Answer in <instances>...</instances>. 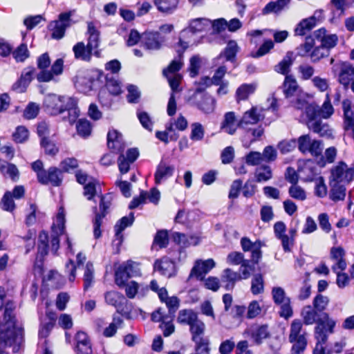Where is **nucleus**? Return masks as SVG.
<instances>
[{"label":"nucleus","mask_w":354,"mask_h":354,"mask_svg":"<svg viewBox=\"0 0 354 354\" xmlns=\"http://www.w3.org/2000/svg\"><path fill=\"white\" fill-rule=\"evenodd\" d=\"M15 308L13 301L6 303L3 322H0V354H9L6 351L7 348H10L13 353H20L24 348V330L16 326Z\"/></svg>","instance_id":"nucleus-1"},{"label":"nucleus","mask_w":354,"mask_h":354,"mask_svg":"<svg viewBox=\"0 0 354 354\" xmlns=\"http://www.w3.org/2000/svg\"><path fill=\"white\" fill-rule=\"evenodd\" d=\"M44 106L46 111L53 115L67 111V116L64 115L63 120L68 121L70 124L75 122L79 116L77 102L71 97L48 94L44 98Z\"/></svg>","instance_id":"nucleus-2"},{"label":"nucleus","mask_w":354,"mask_h":354,"mask_svg":"<svg viewBox=\"0 0 354 354\" xmlns=\"http://www.w3.org/2000/svg\"><path fill=\"white\" fill-rule=\"evenodd\" d=\"M301 316L304 324L313 325L317 324V326L322 324L324 328L328 330L329 333H333V328L336 323L329 317L328 313H319L312 306L308 305L301 309Z\"/></svg>","instance_id":"nucleus-3"},{"label":"nucleus","mask_w":354,"mask_h":354,"mask_svg":"<svg viewBox=\"0 0 354 354\" xmlns=\"http://www.w3.org/2000/svg\"><path fill=\"white\" fill-rule=\"evenodd\" d=\"M169 254L171 258L167 257H162L161 259L156 260L153 266L156 271L159 272L161 274L168 278L176 274V261H180L181 259H185L186 256L185 253L180 249L171 252Z\"/></svg>","instance_id":"nucleus-4"},{"label":"nucleus","mask_w":354,"mask_h":354,"mask_svg":"<svg viewBox=\"0 0 354 354\" xmlns=\"http://www.w3.org/2000/svg\"><path fill=\"white\" fill-rule=\"evenodd\" d=\"M303 324L299 319H294L290 325L289 341L293 343L292 354H300L307 345L305 333H301Z\"/></svg>","instance_id":"nucleus-5"},{"label":"nucleus","mask_w":354,"mask_h":354,"mask_svg":"<svg viewBox=\"0 0 354 354\" xmlns=\"http://www.w3.org/2000/svg\"><path fill=\"white\" fill-rule=\"evenodd\" d=\"M112 196L110 194L100 196V212H97V207L93 208L95 218L93 221V235L95 239H99L101 236L100 226L102 225V218L107 214V209L111 205Z\"/></svg>","instance_id":"nucleus-6"},{"label":"nucleus","mask_w":354,"mask_h":354,"mask_svg":"<svg viewBox=\"0 0 354 354\" xmlns=\"http://www.w3.org/2000/svg\"><path fill=\"white\" fill-rule=\"evenodd\" d=\"M299 150L304 154L310 153L313 156L322 155L323 144L320 140L313 139L309 134L299 136L297 139Z\"/></svg>","instance_id":"nucleus-7"},{"label":"nucleus","mask_w":354,"mask_h":354,"mask_svg":"<svg viewBox=\"0 0 354 354\" xmlns=\"http://www.w3.org/2000/svg\"><path fill=\"white\" fill-rule=\"evenodd\" d=\"M353 178L354 168L348 167L347 165L342 162L331 169L329 182L346 185L352 181Z\"/></svg>","instance_id":"nucleus-8"},{"label":"nucleus","mask_w":354,"mask_h":354,"mask_svg":"<svg viewBox=\"0 0 354 354\" xmlns=\"http://www.w3.org/2000/svg\"><path fill=\"white\" fill-rule=\"evenodd\" d=\"M140 274L138 264L131 261L122 263L115 272V283L119 286L125 285V282L131 277Z\"/></svg>","instance_id":"nucleus-9"},{"label":"nucleus","mask_w":354,"mask_h":354,"mask_svg":"<svg viewBox=\"0 0 354 354\" xmlns=\"http://www.w3.org/2000/svg\"><path fill=\"white\" fill-rule=\"evenodd\" d=\"M190 101L205 114L213 113L216 108V100L207 93H194Z\"/></svg>","instance_id":"nucleus-10"},{"label":"nucleus","mask_w":354,"mask_h":354,"mask_svg":"<svg viewBox=\"0 0 354 354\" xmlns=\"http://www.w3.org/2000/svg\"><path fill=\"white\" fill-rule=\"evenodd\" d=\"M73 12L74 11L62 12L59 14L58 20L50 24L53 38L59 39L64 37L66 29L71 25V17Z\"/></svg>","instance_id":"nucleus-11"},{"label":"nucleus","mask_w":354,"mask_h":354,"mask_svg":"<svg viewBox=\"0 0 354 354\" xmlns=\"http://www.w3.org/2000/svg\"><path fill=\"white\" fill-rule=\"evenodd\" d=\"M56 223L54 224L53 234H51V250L55 254L59 247V236L62 234L65 228V215L63 208H60L56 216Z\"/></svg>","instance_id":"nucleus-12"},{"label":"nucleus","mask_w":354,"mask_h":354,"mask_svg":"<svg viewBox=\"0 0 354 354\" xmlns=\"http://www.w3.org/2000/svg\"><path fill=\"white\" fill-rule=\"evenodd\" d=\"M333 71H339L338 82L347 88L354 77V66L349 62H341L333 66Z\"/></svg>","instance_id":"nucleus-13"},{"label":"nucleus","mask_w":354,"mask_h":354,"mask_svg":"<svg viewBox=\"0 0 354 354\" xmlns=\"http://www.w3.org/2000/svg\"><path fill=\"white\" fill-rule=\"evenodd\" d=\"M263 109H259L257 106L252 107L246 111L242 118L239 120L238 126L240 128H246L248 124H257L265 117Z\"/></svg>","instance_id":"nucleus-14"},{"label":"nucleus","mask_w":354,"mask_h":354,"mask_svg":"<svg viewBox=\"0 0 354 354\" xmlns=\"http://www.w3.org/2000/svg\"><path fill=\"white\" fill-rule=\"evenodd\" d=\"M214 266L215 262L212 259L206 261H197L192 268L189 277H196L198 279L203 280L205 275Z\"/></svg>","instance_id":"nucleus-15"},{"label":"nucleus","mask_w":354,"mask_h":354,"mask_svg":"<svg viewBox=\"0 0 354 354\" xmlns=\"http://www.w3.org/2000/svg\"><path fill=\"white\" fill-rule=\"evenodd\" d=\"M329 334L328 330L324 328L323 325L316 326L315 328V337L317 339V344L313 350V354H326L324 345L327 342Z\"/></svg>","instance_id":"nucleus-16"},{"label":"nucleus","mask_w":354,"mask_h":354,"mask_svg":"<svg viewBox=\"0 0 354 354\" xmlns=\"http://www.w3.org/2000/svg\"><path fill=\"white\" fill-rule=\"evenodd\" d=\"M175 170L174 165H169L166 162L161 160L157 165L155 174L154 180L156 185H160L171 177Z\"/></svg>","instance_id":"nucleus-17"},{"label":"nucleus","mask_w":354,"mask_h":354,"mask_svg":"<svg viewBox=\"0 0 354 354\" xmlns=\"http://www.w3.org/2000/svg\"><path fill=\"white\" fill-rule=\"evenodd\" d=\"M87 33L88 34V48L93 50L95 56L97 57H100V50L97 49L100 42V32L97 30L93 23H88Z\"/></svg>","instance_id":"nucleus-18"},{"label":"nucleus","mask_w":354,"mask_h":354,"mask_svg":"<svg viewBox=\"0 0 354 354\" xmlns=\"http://www.w3.org/2000/svg\"><path fill=\"white\" fill-rule=\"evenodd\" d=\"M39 183L43 185L50 183L57 187L59 186L62 181V170L55 167H50L44 176L39 175Z\"/></svg>","instance_id":"nucleus-19"},{"label":"nucleus","mask_w":354,"mask_h":354,"mask_svg":"<svg viewBox=\"0 0 354 354\" xmlns=\"http://www.w3.org/2000/svg\"><path fill=\"white\" fill-rule=\"evenodd\" d=\"M179 44L183 48L182 50H178V58L174 59L170 64L167 66V68L163 70V75H171V74H177L176 73L180 71L183 66V54L184 50L188 47L187 42L183 41L180 39Z\"/></svg>","instance_id":"nucleus-20"},{"label":"nucleus","mask_w":354,"mask_h":354,"mask_svg":"<svg viewBox=\"0 0 354 354\" xmlns=\"http://www.w3.org/2000/svg\"><path fill=\"white\" fill-rule=\"evenodd\" d=\"M211 25V20L207 18H196L192 19L189 23L188 28H185L181 32V37H185L189 32L195 33L201 32Z\"/></svg>","instance_id":"nucleus-21"},{"label":"nucleus","mask_w":354,"mask_h":354,"mask_svg":"<svg viewBox=\"0 0 354 354\" xmlns=\"http://www.w3.org/2000/svg\"><path fill=\"white\" fill-rule=\"evenodd\" d=\"M345 251L342 247H333L330 249V257L336 261V263L332 266L333 272L337 270H344L346 268V262L344 259Z\"/></svg>","instance_id":"nucleus-22"},{"label":"nucleus","mask_w":354,"mask_h":354,"mask_svg":"<svg viewBox=\"0 0 354 354\" xmlns=\"http://www.w3.org/2000/svg\"><path fill=\"white\" fill-rule=\"evenodd\" d=\"M238 122L235 113L229 111L225 113L221 128L230 135L235 133L238 126Z\"/></svg>","instance_id":"nucleus-23"},{"label":"nucleus","mask_w":354,"mask_h":354,"mask_svg":"<svg viewBox=\"0 0 354 354\" xmlns=\"http://www.w3.org/2000/svg\"><path fill=\"white\" fill-rule=\"evenodd\" d=\"M101 73L98 71L87 73L84 78H80L78 84L79 86H82L81 91L84 93L91 91L93 89L96 82L98 80Z\"/></svg>","instance_id":"nucleus-24"},{"label":"nucleus","mask_w":354,"mask_h":354,"mask_svg":"<svg viewBox=\"0 0 354 354\" xmlns=\"http://www.w3.org/2000/svg\"><path fill=\"white\" fill-rule=\"evenodd\" d=\"M282 88L286 98L297 95L300 92L297 82L292 75L286 76Z\"/></svg>","instance_id":"nucleus-25"},{"label":"nucleus","mask_w":354,"mask_h":354,"mask_svg":"<svg viewBox=\"0 0 354 354\" xmlns=\"http://www.w3.org/2000/svg\"><path fill=\"white\" fill-rule=\"evenodd\" d=\"M241 279L240 273L234 272L230 268H226L223 270L221 275V283L227 290L234 288L236 281Z\"/></svg>","instance_id":"nucleus-26"},{"label":"nucleus","mask_w":354,"mask_h":354,"mask_svg":"<svg viewBox=\"0 0 354 354\" xmlns=\"http://www.w3.org/2000/svg\"><path fill=\"white\" fill-rule=\"evenodd\" d=\"M134 214L133 212H131L129 216H123L120 218L118 223L115 224V240L118 241V244H120L122 241L123 235L122 234V231L127 227L131 226L134 221Z\"/></svg>","instance_id":"nucleus-27"},{"label":"nucleus","mask_w":354,"mask_h":354,"mask_svg":"<svg viewBox=\"0 0 354 354\" xmlns=\"http://www.w3.org/2000/svg\"><path fill=\"white\" fill-rule=\"evenodd\" d=\"M157 10L164 15H171L178 8L179 0H153Z\"/></svg>","instance_id":"nucleus-28"},{"label":"nucleus","mask_w":354,"mask_h":354,"mask_svg":"<svg viewBox=\"0 0 354 354\" xmlns=\"http://www.w3.org/2000/svg\"><path fill=\"white\" fill-rule=\"evenodd\" d=\"M250 335L256 344H261L263 339L270 337L268 325L254 326L250 329Z\"/></svg>","instance_id":"nucleus-29"},{"label":"nucleus","mask_w":354,"mask_h":354,"mask_svg":"<svg viewBox=\"0 0 354 354\" xmlns=\"http://www.w3.org/2000/svg\"><path fill=\"white\" fill-rule=\"evenodd\" d=\"M316 36L320 38L321 45L325 48L329 50L334 48L338 41V37L335 34H326L324 28H321L316 32Z\"/></svg>","instance_id":"nucleus-30"},{"label":"nucleus","mask_w":354,"mask_h":354,"mask_svg":"<svg viewBox=\"0 0 354 354\" xmlns=\"http://www.w3.org/2000/svg\"><path fill=\"white\" fill-rule=\"evenodd\" d=\"M73 51L76 59L85 62H89L93 53V50H90L88 46H86L82 41L77 42L73 46Z\"/></svg>","instance_id":"nucleus-31"},{"label":"nucleus","mask_w":354,"mask_h":354,"mask_svg":"<svg viewBox=\"0 0 354 354\" xmlns=\"http://www.w3.org/2000/svg\"><path fill=\"white\" fill-rule=\"evenodd\" d=\"M308 127L313 132L319 134L320 136L330 138L333 136V130L327 123L323 122L321 120L311 122L308 124Z\"/></svg>","instance_id":"nucleus-32"},{"label":"nucleus","mask_w":354,"mask_h":354,"mask_svg":"<svg viewBox=\"0 0 354 354\" xmlns=\"http://www.w3.org/2000/svg\"><path fill=\"white\" fill-rule=\"evenodd\" d=\"M295 60L293 53L288 51L283 59L275 66L274 69L277 73L283 75H288V73L290 72V67L292 65Z\"/></svg>","instance_id":"nucleus-33"},{"label":"nucleus","mask_w":354,"mask_h":354,"mask_svg":"<svg viewBox=\"0 0 354 354\" xmlns=\"http://www.w3.org/2000/svg\"><path fill=\"white\" fill-rule=\"evenodd\" d=\"M330 198L333 201H343L346 196V185L329 182Z\"/></svg>","instance_id":"nucleus-34"},{"label":"nucleus","mask_w":354,"mask_h":354,"mask_svg":"<svg viewBox=\"0 0 354 354\" xmlns=\"http://www.w3.org/2000/svg\"><path fill=\"white\" fill-rule=\"evenodd\" d=\"M144 46L149 50H158L161 46L160 36L158 32H150L145 35Z\"/></svg>","instance_id":"nucleus-35"},{"label":"nucleus","mask_w":354,"mask_h":354,"mask_svg":"<svg viewBox=\"0 0 354 354\" xmlns=\"http://www.w3.org/2000/svg\"><path fill=\"white\" fill-rule=\"evenodd\" d=\"M205 324L199 318L196 319L189 326V332L191 333L192 340H196L201 337H205Z\"/></svg>","instance_id":"nucleus-36"},{"label":"nucleus","mask_w":354,"mask_h":354,"mask_svg":"<svg viewBox=\"0 0 354 354\" xmlns=\"http://www.w3.org/2000/svg\"><path fill=\"white\" fill-rule=\"evenodd\" d=\"M316 25L315 16L303 19L295 28V32L297 35H304L308 31L312 30Z\"/></svg>","instance_id":"nucleus-37"},{"label":"nucleus","mask_w":354,"mask_h":354,"mask_svg":"<svg viewBox=\"0 0 354 354\" xmlns=\"http://www.w3.org/2000/svg\"><path fill=\"white\" fill-rule=\"evenodd\" d=\"M198 318V315L192 309H184L179 311L177 321L181 324L189 326Z\"/></svg>","instance_id":"nucleus-38"},{"label":"nucleus","mask_w":354,"mask_h":354,"mask_svg":"<svg viewBox=\"0 0 354 354\" xmlns=\"http://www.w3.org/2000/svg\"><path fill=\"white\" fill-rule=\"evenodd\" d=\"M290 2V0H277L266 4L262 10L263 15L280 12Z\"/></svg>","instance_id":"nucleus-39"},{"label":"nucleus","mask_w":354,"mask_h":354,"mask_svg":"<svg viewBox=\"0 0 354 354\" xmlns=\"http://www.w3.org/2000/svg\"><path fill=\"white\" fill-rule=\"evenodd\" d=\"M105 79V85L109 93L113 95H119L122 91V87L120 82L116 79V77L113 75L107 74Z\"/></svg>","instance_id":"nucleus-40"},{"label":"nucleus","mask_w":354,"mask_h":354,"mask_svg":"<svg viewBox=\"0 0 354 354\" xmlns=\"http://www.w3.org/2000/svg\"><path fill=\"white\" fill-rule=\"evenodd\" d=\"M194 342V351L196 354H210V341L207 337L192 340Z\"/></svg>","instance_id":"nucleus-41"},{"label":"nucleus","mask_w":354,"mask_h":354,"mask_svg":"<svg viewBox=\"0 0 354 354\" xmlns=\"http://www.w3.org/2000/svg\"><path fill=\"white\" fill-rule=\"evenodd\" d=\"M315 46V40L313 38L308 37L305 39V42L300 44L296 48V53L300 57H309Z\"/></svg>","instance_id":"nucleus-42"},{"label":"nucleus","mask_w":354,"mask_h":354,"mask_svg":"<svg viewBox=\"0 0 354 354\" xmlns=\"http://www.w3.org/2000/svg\"><path fill=\"white\" fill-rule=\"evenodd\" d=\"M105 301L107 304L114 306L115 308L121 304L126 302L125 297L116 291H109L104 295Z\"/></svg>","instance_id":"nucleus-43"},{"label":"nucleus","mask_w":354,"mask_h":354,"mask_svg":"<svg viewBox=\"0 0 354 354\" xmlns=\"http://www.w3.org/2000/svg\"><path fill=\"white\" fill-rule=\"evenodd\" d=\"M123 324V319L116 315H113L112 322L104 328L103 335L106 337H111L115 335L118 328H120Z\"/></svg>","instance_id":"nucleus-44"},{"label":"nucleus","mask_w":354,"mask_h":354,"mask_svg":"<svg viewBox=\"0 0 354 354\" xmlns=\"http://www.w3.org/2000/svg\"><path fill=\"white\" fill-rule=\"evenodd\" d=\"M254 176L257 183L266 182L272 178V171L270 166L261 165L256 169Z\"/></svg>","instance_id":"nucleus-45"},{"label":"nucleus","mask_w":354,"mask_h":354,"mask_svg":"<svg viewBox=\"0 0 354 354\" xmlns=\"http://www.w3.org/2000/svg\"><path fill=\"white\" fill-rule=\"evenodd\" d=\"M342 108L344 115V125L345 129H348L350 127L353 128L354 132V117L353 113L351 109V104L349 101H344L342 103Z\"/></svg>","instance_id":"nucleus-46"},{"label":"nucleus","mask_w":354,"mask_h":354,"mask_svg":"<svg viewBox=\"0 0 354 354\" xmlns=\"http://www.w3.org/2000/svg\"><path fill=\"white\" fill-rule=\"evenodd\" d=\"M13 58L17 62H24L30 56V53L26 44H20L12 52Z\"/></svg>","instance_id":"nucleus-47"},{"label":"nucleus","mask_w":354,"mask_h":354,"mask_svg":"<svg viewBox=\"0 0 354 354\" xmlns=\"http://www.w3.org/2000/svg\"><path fill=\"white\" fill-rule=\"evenodd\" d=\"M239 49L237 43L234 40H230L221 56L223 55L227 61H232L235 58Z\"/></svg>","instance_id":"nucleus-48"},{"label":"nucleus","mask_w":354,"mask_h":354,"mask_svg":"<svg viewBox=\"0 0 354 354\" xmlns=\"http://www.w3.org/2000/svg\"><path fill=\"white\" fill-rule=\"evenodd\" d=\"M320 118L327 119L329 118L334 113V109L330 102V98L328 93L326 95V100L322 106H319Z\"/></svg>","instance_id":"nucleus-49"},{"label":"nucleus","mask_w":354,"mask_h":354,"mask_svg":"<svg viewBox=\"0 0 354 354\" xmlns=\"http://www.w3.org/2000/svg\"><path fill=\"white\" fill-rule=\"evenodd\" d=\"M168 243V232L165 230H158L154 236L153 246H158L159 248H164L167 247Z\"/></svg>","instance_id":"nucleus-50"},{"label":"nucleus","mask_w":354,"mask_h":354,"mask_svg":"<svg viewBox=\"0 0 354 354\" xmlns=\"http://www.w3.org/2000/svg\"><path fill=\"white\" fill-rule=\"evenodd\" d=\"M255 86L254 84H244L239 86L236 90V98L237 100H245L248 96L252 94L255 91Z\"/></svg>","instance_id":"nucleus-51"},{"label":"nucleus","mask_w":354,"mask_h":354,"mask_svg":"<svg viewBox=\"0 0 354 354\" xmlns=\"http://www.w3.org/2000/svg\"><path fill=\"white\" fill-rule=\"evenodd\" d=\"M264 281L262 274H256L253 276L251 282V291L254 295H258L263 292Z\"/></svg>","instance_id":"nucleus-52"},{"label":"nucleus","mask_w":354,"mask_h":354,"mask_svg":"<svg viewBox=\"0 0 354 354\" xmlns=\"http://www.w3.org/2000/svg\"><path fill=\"white\" fill-rule=\"evenodd\" d=\"M329 51L328 49L323 47L322 45L313 48L310 54V58L312 62L316 63L321 60V59L328 57Z\"/></svg>","instance_id":"nucleus-53"},{"label":"nucleus","mask_w":354,"mask_h":354,"mask_svg":"<svg viewBox=\"0 0 354 354\" xmlns=\"http://www.w3.org/2000/svg\"><path fill=\"white\" fill-rule=\"evenodd\" d=\"M164 303H165L168 308V315L169 318L173 319L176 312L180 306V299L176 296H172L166 299Z\"/></svg>","instance_id":"nucleus-54"},{"label":"nucleus","mask_w":354,"mask_h":354,"mask_svg":"<svg viewBox=\"0 0 354 354\" xmlns=\"http://www.w3.org/2000/svg\"><path fill=\"white\" fill-rule=\"evenodd\" d=\"M76 129L78 135L86 138L90 136L91 132V126L89 121L85 119H80L76 124Z\"/></svg>","instance_id":"nucleus-55"},{"label":"nucleus","mask_w":354,"mask_h":354,"mask_svg":"<svg viewBox=\"0 0 354 354\" xmlns=\"http://www.w3.org/2000/svg\"><path fill=\"white\" fill-rule=\"evenodd\" d=\"M306 114L308 118V122L310 123L313 121H318L320 118L319 106L315 103L308 104L305 109Z\"/></svg>","instance_id":"nucleus-56"},{"label":"nucleus","mask_w":354,"mask_h":354,"mask_svg":"<svg viewBox=\"0 0 354 354\" xmlns=\"http://www.w3.org/2000/svg\"><path fill=\"white\" fill-rule=\"evenodd\" d=\"M288 194L292 198L303 201L306 198L305 190L297 184L292 185L288 189Z\"/></svg>","instance_id":"nucleus-57"},{"label":"nucleus","mask_w":354,"mask_h":354,"mask_svg":"<svg viewBox=\"0 0 354 354\" xmlns=\"http://www.w3.org/2000/svg\"><path fill=\"white\" fill-rule=\"evenodd\" d=\"M93 266L91 262H88L86 265V268L84 274V288L87 290L89 288L93 281Z\"/></svg>","instance_id":"nucleus-58"},{"label":"nucleus","mask_w":354,"mask_h":354,"mask_svg":"<svg viewBox=\"0 0 354 354\" xmlns=\"http://www.w3.org/2000/svg\"><path fill=\"white\" fill-rule=\"evenodd\" d=\"M329 299L327 297L322 295H317L313 299V308L317 310L319 313H326L324 310L326 309Z\"/></svg>","instance_id":"nucleus-59"},{"label":"nucleus","mask_w":354,"mask_h":354,"mask_svg":"<svg viewBox=\"0 0 354 354\" xmlns=\"http://www.w3.org/2000/svg\"><path fill=\"white\" fill-rule=\"evenodd\" d=\"M192 132L190 134V138L194 141L201 140L205 134V130L203 125L198 122H194L192 124Z\"/></svg>","instance_id":"nucleus-60"},{"label":"nucleus","mask_w":354,"mask_h":354,"mask_svg":"<svg viewBox=\"0 0 354 354\" xmlns=\"http://www.w3.org/2000/svg\"><path fill=\"white\" fill-rule=\"evenodd\" d=\"M201 66V59L199 55H194L189 60V75L192 77H196Z\"/></svg>","instance_id":"nucleus-61"},{"label":"nucleus","mask_w":354,"mask_h":354,"mask_svg":"<svg viewBox=\"0 0 354 354\" xmlns=\"http://www.w3.org/2000/svg\"><path fill=\"white\" fill-rule=\"evenodd\" d=\"M272 295L274 303L277 304L286 302V300H290L286 296L284 290L281 287H274L272 290Z\"/></svg>","instance_id":"nucleus-62"},{"label":"nucleus","mask_w":354,"mask_h":354,"mask_svg":"<svg viewBox=\"0 0 354 354\" xmlns=\"http://www.w3.org/2000/svg\"><path fill=\"white\" fill-rule=\"evenodd\" d=\"M41 145L48 155L55 156L58 152V148L48 138L41 139Z\"/></svg>","instance_id":"nucleus-63"},{"label":"nucleus","mask_w":354,"mask_h":354,"mask_svg":"<svg viewBox=\"0 0 354 354\" xmlns=\"http://www.w3.org/2000/svg\"><path fill=\"white\" fill-rule=\"evenodd\" d=\"M39 107L35 102H30L28 104L24 111V117L26 119L30 120L37 117L39 113Z\"/></svg>","instance_id":"nucleus-64"}]
</instances>
